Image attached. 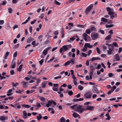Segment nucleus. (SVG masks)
<instances>
[{
    "label": "nucleus",
    "instance_id": "nucleus-1",
    "mask_svg": "<svg viewBox=\"0 0 122 122\" xmlns=\"http://www.w3.org/2000/svg\"><path fill=\"white\" fill-rule=\"evenodd\" d=\"M70 107L75 111L81 113H83L82 106L81 105H78L77 104H75L71 106Z\"/></svg>",
    "mask_w": 122,
    "mask_h": 122
},
{
    "label": "nucleus",
    "instance_id": "nucleus-2",
    "mask_svg": "<svg viewBox=\"0 0 122 122\" xmlns=\"http://www.w3.org/2000/svg\"><path fill=\"white\" fill-rule=\"evenodd\" d=\"M91 32V30L89 29H86L85 31V33H83L82 35L83 38H90V37L89 36L86 34H89Z\"/></svg>",
    "mask_w": 122,
    "mask_h": 122
},
{
    "label": "nucleus",
    "instance_id": "nucleus-3",
    "mask_svg": "<svg viewBox=\"0 0 122 122\" xmlns=\"http://www.w3.org/2000/svg\"><path fill=\"white\" fill-rule=\"evenodd\" d=\"M70 60H69L66 62L64 65L66 66L69 65L70 63H71L72 65L74 64L75 63V60L74 58H71Z\"/></svg>",
    "mask_w": 122,
    "mask_h": 122
},
{
    "label": "nucleus",
    "instance_id": "nucleus-4",
    "mask_svg": "<svg viewBox=\"0 0 122 122\" xmlns=\"http://www.w3.org/2000/svg\"><path fill=\"white\" fill-rule=\"evenodd\" d=\"M92 94L90 92L85 93L84 94V96L86 99H90L91 98Z\"/></svg>",
    "mask_w": 122,
    "mask_h": 122
},
{
    "label": "nucleus",
    "instance_id": "nucleus-5",
    "mask_svg": "<svg viewBox=\"0 0 122 122\" xmlns=\"http://www.w3.org/2000/svg\"><path fill=\"white\" fill-rule=\"evenodd\" d=\"M93 6L92 4H91L88 7H87L85 11V12L86 15H87L88 14V12H89L92 9Z\"/></svg>",
    "mask_w": 122,
    "mask_h": 122
},
{
    "label": "nucleus",
    "instance_id": "nucleus-6",
    "mask_svg": "<svg viewBox=\"0 0 122 122\" xmlns=\"http://www.w3.org/2000/svg\"><path fill=\"white\" fill-rule=\"evenodd\" d=\"M98 34L96 33H94L93 32L91 34V37L92 38H97L98 36Z\"/></svg>",
    "mask_w": 122,
    "mask_h": 122
},
{
    "label": "nucleus",
    "instance_id": "nucleus-7",
    "mask_svg": "<svg viewBox=\"0 0 122 122\" xmlns=\"http://www.w3.org/2000/svg\"><path fill=\"white\" fill-rule=\"evenodd\" d=\"M93 88L92 89V91L94 93L97 94L99 93V92L97 88L95 86H93Z\"/></svg>",
    "mask_w": 122,
    "mask_h": 122
},
{
    "label": "nucleus",
    "instance_id": "nucleus-8",
    "mask_svg": "<svg viewBox=\"0 0 122 122\" xmlns=\"http://www.w3.org/2000/svg\"><path fill=\"white\" fill-rule=\"evenodd\" d=\"M8 119L7 117L3 116H0V120L1 121H5Z\"/></svg>",
    "mask_w": 122,
    "mask_h": 122
},
{
    "label": "nucleus",
    "instance_id": "nucleus-9",
    "mask_svg": "<svg viewBox=\"0 0 122 122\" xmlns=\"http://www.w3.org/2000/svg\"><path fill=\"white\" fill-rule=\"evenodd\" d=\"M21 84H23L24 85V88H26L28 87L27 85L29 84L28 83L25 81H23L21 82Z\"/></svg>",
    "mask_w": 122,
    "mask_h": 122
},
{
    "label": "nucleus",
    "instance_id": "nucleus-10",
    "mask_svg": "<svg viewBox=\"0 0 122 122\" xmlns=\"http://www.w3.org/2000/svg\"><path fill=\"white\" fill-rule=\"evenodd\" d=\"M52 104V100H49L48 101L46 105V106L49 107Z\"/></svg>",
    "mask_w": 122,
    "mask_h": 122
},
{
    "label": "nucleus",
    "instance_id": "nucleus-11",
    "mask_svg": "<svg viewBox=\"0 0 122 122\" xmlns=\"http://www.w3.org/2000/svg\"><path fill=\"white\" fill-rule=\"evenodd\" d=\"M23 113L24 115V116H23V117L24 119H25L27 117V113L25 111H24L23 112Z\"/></svg>",
    "mask_w": 122,
    "mask_h": 122
},
{
    "label": "nucleus",
    "instance_id": "nucleus-12",
    "mask_svg": "<svg viewBox=\"0 0 122 122\" xmlns=\"http://www.w3.org/2000/svg\"><path fill=\"white\" fill-rule=\"evenodd\" d=\"M108 48L109 50L112 51L114 49V47L113 45L110 44L108 46Z\"/></svg>",
    "mask_w": 122,
    "mask_h": 122
},
{
    "label": "nucleus",
    "instance_id": "nucleus-13",
    "mask_svg": "<svg viewBox=\"0 0 122 122\" xmlns=\"http://www.w3.org/2000/svg\"><path fill=\"white\" fill-rule=\"evenodd\" d=\"M101 59L99 57H93L91 59V60L90 61H93L95 60H100Z\"/></svg>",
    "mask_w": 122,
    "mask_h": 122
},
{
    "label": "nucleus",
    "instance_id": "nucleus-14",
    "mask_svg": "<svg viewBox=\"0 0 122 122\" xmlns=\"http://www.w3.org/2000/svg\"><path fill=\"white\" fill-rule=\"evenodd\" d=\"M94 107H95L94 106H87V110L92 111L94 108Z\"/></svg>",
    "mask_w": 122,
    "mask_h": 122
},
{
    "label": "nucleus",
    "instance_id": "nucleus-15",
    "mask_svg": "<svg viewBox=\"0 0 122 122\" xmlns=\"http://www.w3.org/2000/svg\"><path fill=\"white\" fill-rule=\"evenodd\" d=\"M37 119V120L39 121H40L41 119H42V116L41 114H39L38 116H36Z\"/></svg>",
    "mask_w": 122,
    "mask_h": 122
},
{
    "label": "nucleus",
    "instance_id": "nucleus-16",
    "mask_svg": "<svg viewBox=\"0 0 122 122\" xmlns=\"http://www.w3.org/2000/svg\"><path fill=\"white\" fill-rule=\"evenodd\" d=\"M73 116L75 118L79 117L80 115L76 113H74L73 114Z\"/></svg>",
    "mask_w": 122,
    "mask_h": 122
},
{
    "label": "nucleus",
    "instance_id": "nucleus-17",
    "mask_svg": "<svg viewBox=\"0 0 122 122\" xmlns=\"http://www.w3.org/2000/svg\"><path fill=\"white\" fill-rule=\"evenodd\" d=\"M62 48H63L64 51H67L68 49V48L66 45H64L62 46Z\"/></svg>",
    "mask_w": 122,
    "mask_h": 122
},
{
    "label": "nucleus",
    "instance_id": "nucleus-18",
    "mask_svg": "<svg viewBox=\"0 0 122 122\" xmlns=\"http://www.w3.org/2000/svg\"><path fill=\"white\" fill-rule=\"evenodd\" d=\"M85 46H86V47H88L89 48H92L93 46L92 45H90L89 43H86L85 45Z\"/></svg>",
    "mask_w": 122,
    "mask_h": 122
},
{
    "label": "nucleus",
    "instance_id": "nucleus-19",
    "mask_svg": "<svg viewBox=\"0 0 122 122\" xmlns=\"http://www.w3.org/2000/svg\"><path fill=\"white\" fill-rule=\"evenodd\" d=\"M106 9L107 11H108V12H111L112 11H113V9H112L111 8L109 7H107L106 8Z\"/></svg>",
    "mask_w": 122,
    "mask_h": 122
},
{
    "label": "nucleus",
    "instance_id": "nucleus-20",
    "mask_svg": "<svg viewBox=\"0 0 122 122\" xmlns=\"http://www.w3.org/2000/svg\"><path fill=\"white\" fill-rule=\"evenodd\" d=\"M115 56L117 61H119L120 60V58L118 54L117 53L115 55Z\"/></svg>",
    "mask_w": 122,
    "mask_h": 122
},
{
    "label": "nucleus",
    "instance_id": "nucleus-21",
    "mask_svg": "<svg viewBox=\"0 0 122 122\" xmlns=\"http://www.w3.org/2000/svg\"><path fill=\"white\" fill-rule=\"evenodd\" d=\"M101 21L107 23L108 20L107 19L104 18V17H102L101 18Z\"/></svg>",
    "mask_w": 122,
    "mask_h": 122
},
{
    "label": "nucleus",
    "instance_id": "nucleus-22",
    "mask_svg": "<svg viewBox=\"0 0 122 122\" xmlns=\"http://www.w3.org/2000/svg\"><path fill=\"white\" fill-rule=\"evenodd\" d=\"M22 106L23 107H25L26 108H29L31 106L28 105L23 104Z\"/></svg>",
    "mask_w": 122,
    "mask_h": 122
},
{
    "label": "nucleus",
    "instance_id": "nucleus-23",
    "mask_svg": "<svg viewBox=\"0 0 122 122\" xmlns=\"http://www.w3.org/2000/svg\"><path fill=\"white\" fill-rule=\"evenodd\" d=\"M81 54H80V56L81 57L83 56L85 57H86L87 55V54H86L85 53L83 52H81Z\"/></svg>",
    "mask_w": 122,
    "mask_h": 122
},
{
    "label": "nucleus",
    "instance_id": "nucleus-24",
    "mask_svg": "<svg viewBox=\"0 0 122 122\" xmlns=\"http://www.w3.org/2000/svg\"><path fill=\"white\" fill-rule=\"evenodd\" d=\"M23 65H20L19 66V67L18 68L17 70L18 71L20 72L22 69V67Z\"/></svg>",
    "mask_w": 122,
    "mask_h": 122
},
{
    "label": "nucleus",
    "instance_id": "nucleus-25",
    "mask_svg": "<svg viewBox=\"0 0 122 122\" xmlns=\"http://www.w3.org/2000/svg\"><path fill=\"white\" fill-rule=\"evenodd\" d=\"M78 89L80 91L82 90L83 89L84 87L81 85H79L78 86Z\"/></svg>",
    "mask_w": 122,
    "mask_h": 122
},
{
    "label": "nucleus",
    "instance_id": "nucleus-26",
    "mask_svg": "<svg viewBox=\"0 0 122 122\" xmlns=\"http://www.w3.org/2000/svg\"><path fill=\"white\" fill-rule=\"evenodd\" d=\"M9 54V52H7L5 54V57H4V58L5 59H6L7 58V56H8Z\"/></svg>",
    "mask_w": 122,
    "mask_h": 122
},
{
    "label": "nucleus",
    "instance_id": "nucleus-27",
    "mask_svg": "<svg viewBox=\"0 0 122 122\" xmlns=\"http://www.w3.org/2000/svg\"><path fill=\"white\" fill-rule=\"evenodd\" d=\"M61 34H62L61 37L63 38L64 37L65 33L64 31V29L63 28L62 30Z\"/></svg>",
    "mask_w": 122,
    "mask_h": 122
},
{
    "label": "nucleus",
    "instance_id": "nucleus-28",
    "mask_svg": "<svg viewBox=\"0 0 122 122\" xmlns=\"http://www.w3.org/2000/svg\"><path fill=\"white\" fill-rule=\"evenodd\" d=\"M66 119L64 118V117H62L60 119L61 122H66Z\"/></svg>",
    "mask_w": 122,
    "mask_h": 122
},
{
    "label": "nucleus",
    "instance_id": "nucleus-29",
    "mask_svg": "<svg viewBox=\"0 0 122 122\" xmlns=\"http://www.w3.org/2000/svg\"><path fill=\"white\" fill-rule=\"evenodd\" d=\"M33 39H28L27 41V42L28 43H29L33 41Z\"/></svg>",
    "mask_w": 122,
    "mask_h": 122
},
{
    "label": "nucleus",
    "instance_id": "nucleus-30",
    "mask_svg": "<svg viewBox=\"0 0 122 122\" xmlns=\"http://www.w3.org/2000/svg\"><path fill=\"white\" fill-rule=\"evenodd\" d=\"M12 86L15 87L17 85H18L19 84L18 82H16L15 84L14 82H13L12 83Z\"/></svg>",
    "mask_w": 122,
    "mask_h": 122
},
{
    "label": "nucleus",
    "instance_id": "nucleus-31",
    "mask_svg": "<svg viewBox=\"0 0 122 122\" xmlns=\"http://www.w3.org/2000/svg\"><path fill=\"white\" fill-rule=\"evenodd\" d=\"M87 107L86 106H84L83 107V108H82V109L83 111V112H84V111H86L87 110Z\"/></svg>",
    "mask_w": 122,
    "mask_h": 122
},
{
    "label": "nucleus",
    "instance_id": "nucleus-32",
    "mask_svg": "<svg viewBox=\"0 0 122 122\" xmlns=\"http://www.w3.org/2000/svg\"><path fill=\"white\" fill-rule=\"evenodd\" d=\"M90 68L91 69V71H94L95 70L94 67V66L93 65L90 66Z\"/></svg>",
    "mask_w": 122,
    "mask_h": 122
},
{
    "label": "nucleus",
    "instance_id": "nucleus-33",
    "mask_svg": "<svg viewBox=\"0 0 122 122\" xmlns=\"http://www.w3.org/2000/svg\"><path fill=\"white\" fill-rule=\"evenodd\" d=\"M107 75H106V74L105 73L103 74L102 76V78H106L107 79Z\"/></svg>",
    "mask_w": 122,
    "mask_h": 122
},
{
    "label": "nucleus",
    "instance_id": "nucleus-34",
    "mask_svg": "<svg viewBox=\"0 0 122 122\" xmlns=\"http://www.w3.org/2000/svg\"><path fill=\"white\" fill-rule=\"evenodd\" d=\"M87 47H86V46H84L82 50L83 52H85L87 50Z\"/></svg>",
    "mask_w": 122,
    "mask_h": 122
},
{
    "label": "nucleus",
    "instance_id": "nucleus-35",
    "mask_svg": "<svg viewBox=\"0 0 122 122\" xmlns=\"http://www.w3.org/2000/svg\"><path fill=\"white\" fill-rule=\"evenodd\" d=\"M40 100L43 102H45L46 100L45 98L43 97H41L40 98Z\"/></svg>",
    "mask_w": 122,
    "mask_h": 122
},
{
    "label": "nucleus",
    "instance_id": "nucleus-36",
    "mask_svg": "<svg viewBox=\"0 0 122 122\" xmlns=\"http://www.w3.org/2000/svg\"><path fill=\"white\" fill-rule=\"evenodd\" d=\"M114 26V25L113 24H111L108 25H106V28H110L111 27Z\"/></svg>",
    "mask_w": 122,
    "mask_h": 122
},
{
    "label": "nucleus",
    "instance_id": "nucleus-37",
    "mask_svg": "<svg viewBox=\"0 0 122 122\" xmlns=\"http://www.w3.org/2000/svg\"><path fill=\"white\" fill-rule=\"evenodd\" d=\"M77 26L78 27L80 28H85L84 25H81L78 24L77 25Z\"/></svg>",
    "mask_w": 122,
    "mask_h": 122
},
{
    "label": "nucleus",
    "instance_id": "nucleus-38",
    "mask_svg": "<svg viewBox=\"0 0 122 122\" xmlns=\"http://www.w3.org/2000/svg\"><path fill=\"white\" fill-rule=\"evenodd\" d=\"M48 52L45 49L43 51L42 53L45 55H46L47 54Z\"/></svg>",
    "mask_w": 122,
    "mask_h": 122
},
{
    "label": "nucleus",
    "instance_id": "nucleus-39",
    "mask_svg": "<svg viewBox=\"0 0 122 122\" xmlns=\"http://www.w3.org/2000/svg\"><path fill=\"white\" fill-rule=\"evenodd\" d=\"M114 13V12H113V11H112L108 12V14L109 15H114L115 14Z\"/></svg>",
    "mask_w": 122,
    "mask_h": 122
},
{
    "label": "nucleus",
    "instance_id": "nucleus-40",
    "mask_svg": "<svg viewBox=\"0 0 122 122\" xmlns=\"http://www.w3.org/2000/svg\"><path fill=\"white\" fill-rule=\"evenodd\" d=\"M9 12L10 13H12L13 10L10 7L8 9Z\"/></svg>",
    "mask_w": 122,
    "mask_h": 122
},
{
    "label": "nucleus",
    "instance_id": "nucleus-41",
    "mask_svg": "<svg viewBox=\"0 0 122 122\" xmlns=\"http://www.w3.org/2000/svg\"><path fill=\"white\" fill-rule=\"evenodd\" d=\"M41 85L42 87L44 88L46 87V84L45 83L43 82L42 83Z\"/></svg>",
    "mask_w": 122,
    "mask_h": 122
},
{
    "label": "nucleus",
    "instance_id": "nucleus-42",
    "mask_svg": "<svg viewBox=\"0 0 122 122\" xmlns=\"http://www.w3.org/2000/svg\"><path fill=\"white\" fill-rule=\"evenodd\" d=\"M54 2L55 4H56L57 5H60L61 3L58 1H56V0H55L54 1Z\"/></svg>",
    "mask_w": 122,
    "mask_h": 122
},
{
    "label": "nucleus",
    "instance_id": "nucleus-43",
    "mask_svg": "<svg viewBox=\"0 0 122 122\" xmlns=\"http://www.w3.org/2000/svg\"><path fill=\"white\" fill-rule=\"evenodd\" d=\"M107 53L108 54V55H110L112 54V51H111L110 50H107Z\"/></svg>",
    "mask_w": 122,
    "mask_h": 122
},
{
    "label": "nucleus",
    "instance_id": "nucleus-44",
    "mask_svg": "<svg viewBox=\"0 0 122 122\" xmlns=\"http://www.w3.org/2000/svg\"><path fill=\"white\" fill-rule=\"evenodd\" d=\"M58 88H56L55 87H52V90L55 91H58Z\"/></svg>",
    "mask_w": 122,
    "mask_h": 122
},
{
    "label": "nucleus",
    "instance_id": "nucleus-45",
    "mask_svg": "<svg viewBox=\"0 0 122 122\" xmlns=\"http://www.w3.org/2000/svg\"><path fill=\"white\" fill-rule=\"evenodd\" d=\"M96 50L97 53L99 54H101V52L100 49L98 47L97 48Z\"/></svg>",
    "mask_w": 122,
    "mask_h": 122
},
{
    "label": "nucleus",
    "instance_id": "nucleus-46",
    "mask_svg": "<svg viewBox=\"0 0 122 122\" xmlns=\"http://www.w3.org/2000/svg\"><path fill=\"white\" fill-rule=\"evenodd\" d=\"M96 28L94 27H92L91 28V30L92 31H95L96 30Z\"/></svg>",
    "mask_w": 122,
    "mask_h": 122
},
{
    "label": "nucleus",
    "instance_id": "nucleus-47",
    "mask_svg": "<svg viewBox=\"0 0 122 122\" xmlns=\"http://www.w3.org/2000/svg\"><path fill=\"white\" fill-rule=\"evenodd\" d=\"M73 93L72 91H70L68 92V94L70 96H71L72 95Z\"/></svg>",
    "mask_w": 122,
    "mask_h": 122
},
{
    "label": "nucleus",
    "instance_id": "nucleus-48",
    "mask_svg": "<svg viewBox=\"0 0 122 122\" xmlns=\"http://www.w3.org/2000/svg\"><path fill=\"white\" fill-rule=\"evenodd\" d=\"M113 92V90H112V89L111 90L107 92V94L108 95H110L111 94V93L112 92Z\"/></svg>",
    "mask_w": 122,
    "mask_h": 122
},
{
    "label": "nucleus",
    "instance_id": "nucleus-49",
    "mask_svg": "<svg viewBox=\"0 0 122 122\" xmlns=\"http://www.w3.org/2000/svg\"><path fill=\"white\" fill-rule=\"evenodd\" d=\"M6 3V0H4L2 1V3H0V5H5Z\"/></svg>",
    "mask_w": 122,
    "mask_h": 122
},
{
    "label": "nucleus",
    "instance_id": "nucleus-50",
    "mask_svg": "<svg viewBox=\"0 0 122 122\" xmlns=\"http://www.w3.org/2000/svg\"><path fill=\"white\" fill-rule=\"evenodd\" d=\"M50 42L49 40H47L46 41L44 42V44H46L49 43Z\"/></svg>",
    "mask_w": 122,
    "mask_h": 122
},
{
    "label": "nucleus",
    "instance_id": "nucleus-51",
    "mask_svg": "<svg viewBox=\"0 0 122 122\" xmlns=\"http://www.w3.org/2000/svg\"><path fill=\"white\" fill-rule=\"evenodd\" d=\"M36 105L37 107H41V106L40 103L37 102L36 104Z\"/></svg>",
    "mask_w": 122,
    "mask_h": 122
},
{
    "label": "nucleus",
    "instance_id": "nucleus-52",
    "mask_svg": "<svg viewBox=\"0 0 122 122\" xmlns=\"http://www.w3.org/2000/svg\"><path fill=\"white\" fill-rule=\"evenodd\" d=\"M10 73L11 75H13L15 73V72L13 70H11L10 71Z\"/></svg>",
    "mask_w": 122,
    "mask_h": 122
},
{
    "label": "nucleus",
    "instance_id": "nucleus-53",
    "mask_svg": "<svg viewBox=\"0 0 122 122\" xmlns=\"http://www.w3.org/2000/svg\"><path fill=\"white\" fill-rule=\"evenodd\" d=\"M44 61V59H42L39 61V63L41 65L42 64Z\"/></svg>",
    "mask_w": 122,
    "mask_h": 122
},
{
    "label": "nucleus",
    "instance_id": "nucleus-54",
    "mask_svg": "<svg viewBox=\"0 0 122 122\" xmlns=\"http://www.w3.org/2000/svg\"><path fill=\"white\" fill-rule=\"evenodd\" d=\"M41 81V79H40L39 78L38 79H37V81L36 82L37 83V84H39V83Z\"/></svg>",
    "mask_w": 122,
    "mask_h": 122
},
{
    "label": "nucleus",
    "instance_id": "nucleus-55",
    "mask_svg": "<svg viewBox=\"0 0 122 122\" xmlns=\"http://www.w3.org/2000/svg\"><path fill=\"white\" fill-rule=\"evenodd\" d=\"M113 46H115V47H118V46L117 45V43L116 42H114L113 44Z\"/></svg>",
    "mask_w": 122,
    "mask_h": 122
},
{
    "label": "nucleus",
    "instance_id": "nucleus-56",
    "mask_svg": "<svg viewBox=\"0 0 122 122\" xmlns=\"http://www.w3.org/2000/svg\"><path fill=\"white\" fill-rule=\"evenodd\" d=\"M36 19H34V20L31 21V23H30L31 24H34L35 22H36Z\"/></svg>",
    "mask_w": 122,
    "mask_h": 122
},
{
    "label": "nucleus",
    "instance_id": "nucleus-57",
    "mask_svg": "<svg viewBox=\"0 0 122 122\" xmlns=\"http://www.w3.org/2000/svg\"><path fill=\"white\" fill-rule=\"evenodd\" d=\"M17 56V52L16 51L13 54V57H16Z\"/></svg>",
    "mask_w": 122,
    "mask_h": 122
},
{
    "label": "nucleus",
    "instance_id": "nucleus-58",
    "mask_svg": "<svg viewBox=\"0 0 122 122\" xmlns=\"http://www.w3.org/2000/svg\"><path fill=\"white\" fill-rule=\"evenodd\" d=\"M41 15H42V16H41V15H40L39 16V18H41V19H42L43 17H44V13H42L41 14Z\"/></svg>",
    "mask_w": 122,
    "mask_h": 122
},
{
    "label": "nucleus",
    "instance_id": "nucleus-59",
    "mask_svg": "<svg viewBox=\"0 0 122 122\" xmlns=\"http://www.w3.org/2000/svg\"><path fill=\"white\" fill-rule=\"evenodd\" d=\"M113 74L112 73H109L108 74V76L109 77H112L113 76Z\"/></svg>",
    "mask_w": 122,
    "mask_h": 122
},
{
    "label": "nucleus",
    "instance_id": "nucleus-60",
    "mask_svg": "<svg viewBox=\"0 0 122 122\" xmlns=\"http://www.w3.org/2000/svg\"><path fill=\"white\" fill-rule=\"evenodd\" d=\"M46 37L48 38H51L52 37V36H51L49 35L48 34H47L46 35Z\"/></svg>",
    "mask_w": 122,
    "mask_h": 122
},
{
    "label": "nucleus",
    "instance_id": "nucleus-61",
    "mask_svg": "<svg viewBox=\"0 0 122 122\" xmlns=\"http://www.w3.org/2000/svg\"><path fill=\"white\" fill-rule=\"evenodd\" d=\"M29 30L30 32H31L32 31V27L31 26L29 28Z\"/></svg>",
    "mask_w": 122,
    "mask_h": 122
},
{
    "label": "nucleus",
    "instance_id": "nucleus-62",
    "mask_svg": "<svg viewBox=\"0 0 122 122\" xmlns=\"http://www.w3.org/2000/svg\"><path fill=\"white\" fill-rule=\"evenodd\" d=\"M101 67V65L100 64H98L97 67V69H100Z\"/></svg>",
    "mask_w": 122,
    "mask_h": 122
},
{
    "label": "nucleus",
    "instance_id": "nucleus-63",
    "mask_svg": "<svg viewBox=\"0 0 122 122\" xmlns=\"http://www.w3.org/2000/svg\"><path fill=\"white\" fill-rule=\"evenodd\" d=\"M51 48V47H47V48H46L45 49L48 52Z\"/></svg>",
    "mask_w": 122,
    "mask_h": 122
},
{
    "label": "nucleus",
    "instance_id": "nucleus-64",
    "mask_svg": "<svg viewBox=\"0 0 122 122\" xmlns=\"http://www.w3.org/2000/svg\"><path fill=\"white\" fill-rule=\"evenodd\" d=\"M4 22V20H0V25H2L3 24Z\"/></svg>",
    "mask_w": 122,
    "mask_h": 122
}]
</instances>
